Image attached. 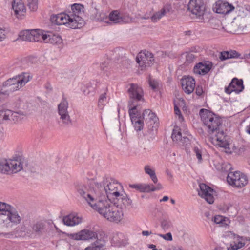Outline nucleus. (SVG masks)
<instances>
[{"label": "nucleus", "mask_w": 250, "mask_h": 250, "mask_svg": "<svg viewBox=\"0 0 250 250\" xmlns=\"http://www.w3.org/2000/svg\"><path fill=\"white\" fill-rule=\"evenodd\" d=\"M103 185L101 183H97L96 188L88 189L83 185L78 186L77 190L81 197L84 199L87 203L97 202L99 199L101 200L102 196H105V200L110 197H114L115 204L122 206H129L131 205L132 201L127 197V195L123 192L120 193L122 186L118 182L110 178H105L103 180Z\"/></svg>", "instance_id": "nucleus-1"}, {"label": "nucleus", "mask_w": 250, "mask_h": 250, "mask_svg": "<svg viewBox=\"0 0 250 250\" xmlns=\"http://www.w3.org/2000/svg\"><path fill=\"white\" fill-rule=\"evenodd\" d=\"M136 105H133L128 111L134 129L137 132L142 130L144 126L142 119L144 120L147 126V130L144 134L145 140H152L154 138L158 127V118L150 109L145 110L142 116L139 115L136 111Z\"/></svg>", "instance_id": "nucleus-2"}, {"label": "nucleus", "mask_w": 250, "mask_h": 250, "mask_svg": "<svg viewBox=\"0 0 250 250\" xmlns=\"http://www.w3.org/2000/svg\"><path fill=\"white\" fill-rule=\"evenodd\" d=\"M200 113L201 120L207 127L208 133L210 135L215 133L212 139L216 142V145L226 149L229 148L227 136L225 135L223 131L220 130L222 124L221 119L213 112L206 109H201Z\"/></svg>", "instance_id": "nucleus-3"}, {"label": "nucleus", "mask_w": 250, "mask_h": 250, "mask_svg": "<svg viewBox=\"0 0 250 250\" xmlns=\"http://www.w3.org/2000/svg\"><path fill=\"white\" fill-rule=\"evenodd\" d=\"M102 199H99L97 202L87 203L94 209L97 211L107 220L118 223L121 221L123 217V208L127 206H122L115 204H112L110 200H105V196H102Z\"/></svg>", "instance_id": "nucleus-4"}, {"label": "nucleus", "mask_w": 250, "mask_h": 250, "mask_svg": "<svg viewBox=\"0 0 250 250\" xmlns=\"http://www.w3.org/2000/svg\"><path fill=\"white\" fill-rule=\"evenodd\" d=\"M70 237L75 240L90 241L96 239L85 250H103L107 239V235L102 230H95L83 229L77 233L70 234Z\"/></svg>", "instance_id": "nucleus-5"}, {"label": "nucleus", "mask_w": 250, "mask_h": 250, "mask_svg": "<svg viewBox=\"0 0 250 250\" xmlns=\"http://www.w3.org/2000/svg\"><path fill=\"white\" fill-rule=\"evenodd\" d=\"M32 78L29 73L22 72L16 77L9 79L3 83V86L6 91L13 92L17 90L25 85Z\"/></svg>", "instance_id": "nucleus-6"}, {"label": "nucleus", "mask_w": 250, "mask_h": 250, "mask_svg": "<svg viewBox=\"0 0 250 250\" xmlns=\"http://www.w3.org/2000/svg\"><path fill=\"white\" fill-rule=\"evenodd\" d=\"M68 102L66 97L62 95V99L58 105V113L60 116L59 123L62 126H69L72 125V120L68 111Z\"/></svg>", "instance_id": "nucleus-7"}, {"label": "nucleus", "mask_w": 250, "mask_h": 250, "mask_svg": "<svg viewBox=\"0 0 250 250\" xmlns=\"http://www.w3.org/2000/svg\"><path fill=\"white\" fill-rule=\"evenodd\" d=\"M72 19L75 28H80L85 24L83 16L84 15V7L82 4L75 3L71 6V11L68 13Z\"/></svg>", "instance_id": "nucleus-8"}, {"label": "nucleus", "mask_w": 250, "mask_h": 250, "mask_svg": "<svg viewBox=\"0 0 250 250\" xmlns=\"http://www.w3.org/2000/svg\"><path fill=\"white\" fill-rule=\"evenodd\" d=\"M20 38L22 41L32 42H42V39L45 40L46 36L43 35V31L40 29L26 30L21 31Z\"/></svg>", "instance_id": "nucleus-9"}, {"label": "nucleus", "mask_w": 250, "mask_h": 250, "mask_svg": "<svg viewBox=\"0 0 250 250\" xmlns=\"http://www.w3.org/2000/svg\"><path fill=\"white\" fill-rule=\"evenodd\" d=\"M228 184L233 187L241 188L248 184L247 176L240 172H229L227 177Z\"/></svg>", "instance_id": "nucleus-10"}, {"label": "nucleus", "mask_w": 250, "mask_h": 250, "mask_svg": "<svg viewBox=\"0 0 250 250\" xmlns=\"http://www.w3.org/2000/svg\"><path fill=\"white\" fill-rule=\"evenodd\" d=\"M3 226L7 228H12L20 224L22 220V217L18 212L12 206L9 209L6 214L5 217L2 218Z\"/></svg>", "instance_id": "nucleus-11"}, {"label": "nucleus", "mask_w": 250, "mask_h": 250, "mask_svg": "<svg viewBox=\"0 0 250 250\" xmlns=\"http://www.w3.org/2000/svg\"><path fill=\"white\" fill-rule=\"evenodd\" d=\"M47 224L44 220H39L34 221L30 225V228H25L24 231L32 237L34 235L41 236L46 230Z\"/></svg>", "instance_id": "nucleus-12"}, {"label": "nucleus", "mask_w": 250, "mask_h": 250, "mask_svg": "<svg viewBox=\"0 0 250 250\" xmlns=\"http://www.w3.org/2000/svg\"><path fill=\"white\" fill-rule=\"evenodd\" d=\"M137 63L139 64L141 70H145L146 67H149L154 62L153 54L146 50L139 52L136 58Z\"/></svg>", "instance_id": "nucleus-13"}, {"label": "nucleus", "mask_w": 250, "mask_h": 250, "mask_svg": "<svg viewBox=\"0 0 250 250\" xmlns=\"http://www.w3.org/2000/svg\"><path fill=\"white\" fill-rule=\"evenodd\" d=\"M129 88L127 90V92L130 100L128 102L129 109L133 106L134 101H143L144 91L141 87L137 84L130 83Z\"/></svg>", "instance_id": "nucleus-14"}, {"label": "nucleus", "mask_w": 250, "mask_h": 250, "mask_svg": "<svg viewBox=\"0 0 250 250\" xmlns=\"http://www.w3.org/2000/svg\"><path fill=\"white\" fill-rule=\"evenodd\" d=\"M50 21L52 23L56 25H67L68 27L72 29H76L72 19L68 14L61 13L52 15L51 16Z\"/></svg>", "instance_id": "nucleus-15"}, {"label": "nucleus", "mask_w": 250, "mask_h": 250, "mask_svg": "<svg viewBox=\"0 0 250 250\" xmlns=\"http://www.w3.org/2000/svg\"><path fill=\"white\" fill-rule=\"evenodd\" d=\"M188 9L197 17L203 16L205 10L203 0H190L188 4Z\"/></svg>", "instance_id": "nucleus-16"}, {"label": "nucleus", "mask_w": 250, "mask_h": 250, "mask_svg": "<svg viewBox=\"0 0 250 250\" xmlns=\"http://www.w3.org/2000/svg\"><path fill=\"white\" fill-rule=\"evenodd\" d=\"M200 190L198 191V195L209 204H211L214 202L213 193L214 190L208 186L204 183L199 185Z\"/></svg>", "instance_id": "nucleus-17"}, {"label": "nucleus", "mask_w": 250, "mask_h": 250, "mask_svg": "<svg viewBox=\"0 0 250 250\" xmlns=\"http://www.w3.org/2000/svg\"><path fill=\"white\" fill-rule=\"evenodd\" d=\"M244 88L243 80L242 79H238L237 78H234L228 86L225 87V91L228 94H230L232 92L239 93L243 90Z\"/></svg>", "instance_id": "nucleus-18"}, {"label": "nucleus", "mask_w": 250, "mask_h": 250, "mask_svg": "<svg viewBox=\"0 0 250 250\" xmlns=\"http://www.w3.org/2000/svg\"><path fill=\"white\" fill-rule=\"evenodd\" d=\"M182 89L188 94H191L195 87V80L191 76H184L181 79Z\"/></svg>", "instance_id": "nucleus-19"}, {"label": "nucleus", "mask_w": 250, "mask_h": 250, "mask_svg": "<svg viewBox=\"0 0 250 250\" xmlns=\"http://www.w3.org/2000/svg\"><path fill=\"white\" fill-rule=\"evenodd\" d=\"M213 8L217 13L226 14L232 11L234 7L232 4H229L228 2L219 0L213 5Z\"/></svg>", "instance_id": "nucleus-20"}, {"label": "nucleus", "mask_w": 250, "mask_h": 250, "mask_svg": "<svg viewBox=\"0 0 250 250\" xmlns=\"http://www.w3.org/2000/svg\"><path fill=\"white\" fill-rule=\"evenodd\" d=\"M12 6L17 18L21 19L24 17L26 8L21 0H13Z\"/></svg>", "instance_id": "nucleus-21"}, {"label": "nucleus", "mask_w": 250, "mask_h": 250, "mask_svg": "<svg viewBox=\"0 0 250 250\" xmlns=\"http://www.w3.org/2000/svg\"><path fill=\"white\" fill-rule=\"evenodd\" d=\"M211 68V64L199 62L194 67L193 72L196 74L204 75L210 71Z\"/></svg>", "instance_id": "nucleus-22"}, {"label": "nucleus", "mask_w": 250, "mask_h": 250, "mask_svg": "<svg viewBox=\"0 0 250 250\" xmlns=\"http://www.w3.org/2000/svg\"><path fill=\"white\" fill-rule=\"evenodd\" d=\"M62 221L66 226H73L82 222V218L74 214H70L63 217Z\"/></svg>", "instance_id": "nucleus-23"}, {"label": "nucleus", "mask_w": 250, "mask_h": 250, "mask_svg": "<svg viewBox=\"0 0 250 250\" xmlns=\"http://www.w3.org/2000/svg\"><path fill=\"white\" fill-rule=\"evenodd\" d=\"M241 54L234 50L230 51H223L219 53V58L221 61H223L232 58H241Z\"/></svg>", "instance_id": "nucleus-24"}, {"label": "nucleus", "mask_w": 250, "mask_h": 250, "mask_svg": "<svg viewBox=\"0 0 250 250\" xmlns=\"http://www.w3.org/2000/svg\"><path fill=\"white\" fill-rule=\"evenodd\" d=\"M43 35L46 36V38L45 40L42 39V42H44L45 43H50L53 44H60L62 42V38L59 35L47 34L44 31Z\"/></svg>", "instance_id": "nucleus-25"}, {"label": "nucleus", "mask_w": 250, "mask_h": 250, "mask_svg": "<svg viewBox=\"0 0 250 250\" xmlns=\"http://www.w3.org/2000/svg\"><path fill=\"white\" fill-rule=\"evenodd\" d=\"M9 115L8 121L13 123H18L21 121L24 117L23 113L21 112H15L9 110Z\"/></svg>", "instance_id": "nucleus-26"}, {"label": "nucleus", "mask_w": 250, "mask_h": 250, "mask_svg": "<svg viewBox=\"0 0 250 250\" xmlns=\"http://www.w3.org/2000/svg\"><path fill=\"white\" fill-rule=\"evenodd\" d=\"M170 8L168 6H164L160 11L156 12L151 17L152 21L154 22H157L167 12H168Z\"/></svg>", "instance_id": "nucleus-27"}, {"label": "nucleus", "mask_w": 250, "mask_h": 250, "mask_svg": "<svg viewBox=\"0 0 250 250\" xmlns=\"http://www.w3.org/2000/svg\"><path fill=\"white\" fill-rule=\"evenodd\" d=\"M10 171L16 173L22 169V164L17 160H9Z\"/></svg>", "instance_id": "nucleus-28"}, {"label": "nucleus", "mask_w": 250, "mask_h": 250, "mask_svg": "<svg viewBox=\"0 0 250 250\" xmlns=\"http://www.w3.org/2000/svg\"><path fill=\"white\" fill-rule=\"evenodd\" d=\"M109 19L110 22L113 24L119 23L123 21V18L120 15L118 11L111 12L109 15Z\"/></svg>", "instance_id": "nucleus-29"}, {"label": "nucleus", "mask_w": 250, "mask_h": 250, "mask_svg": "<svg viewBox=\"0 0 250 250\" xmlns=\"http://www.w3.org/2000/svg\"><path fill=\"white\" fill-rule=\"evenodd\" d=\"M9 171H10L9 160L0 159V173L8 174Z\"/></svg>", "instance_id": "nucleus-30"}, {"label": "nucleus", "mask_w": 250, "mask_h": 250, "mask_svg": "<svg viewBox=\"0 0 250 250\" xmlns=\"http://www.w3.org/2000/svg\"><path fill=\"white\" fill-rule=\"evenodd\" d=\"M241 240L238 239L237 241H234L230 243V246L228 247V250H237L240 248L244 247L246 244L245 242L242 241V238H241Z\"/></svg>", "instance_id": "nucleus-31"}, {"label": "nucleus", "mask_w": 250, "mask_h": 250, "mask_svg": "<svg viewBox=\"0 0 250 250\" xmlns=\"http://www.w3.org/2000/svg\"><path fill=\"white\" fill-rule=\"evenodd\" d=\"M144 170L146 174L150 176V177L152 180V181L155 184L157 183V182H158V179L155 174V170L152 169L150 167V166L149 165H146L145 166Z\"/></svg>", "instance_id": "nucleus-32"}, {"label": "nucleus", "mask_w": 250, "mask_h": 250, "mask_svg": "<svg viewBox=\"0 0 250 250\" xmlns=\"http://www.w3.org/2000/svg\"><path fill=\"white\" fill-rule=\"evenodd\" d=\"M129 187L136 189L141 192H148V188H149L148 184H132L129 185Z\"/></svg>", "instance_id": "nucleus-33"}, {"label": "nucleus", "mask_w": 250, "mask_h": 250, "mask_svg": "<svg viewBox=\"0 0 250 250\" xmlns=\"http://www.w3.org/2000/svg\"><path fill=\"white\" fill-rule=\"evenodd\" d=\"M11 206L9 204L0 201V217L1 219L5 217L6 213L9 209L11 208Z\"/></svg>", "instance_id": "nucleus-34"}, {"label": "nucleus", "mask_w": 250, "mask_h": 250, "mask_svg": "<svg viewBox=\"0 0 250 250\" xmlns=\"http://www.w3.org/2000/svg\"><path fill=\"white\" fill-rule=\"evenodd\" d=\"M223 28L228 33L235 34L237 31V25L235 22H231Z\"/></svg>", "instance_id": "nucleus-35"}, {"label": "nucleus", "mask_w": 250, "mask_h": 250, "mask_svg": "<svg viewBox=\"0 0 250 250\" xmlns=\"http://www.w3.org/2000/svg\"><path fill=\"white\" fill-rule=\"evenodd\" d=\"M179 130L180 129L178 127L175 128L173 130L171 135V138L173 141L176 143L180 142L182 140V133Z\"/></svg>", "instance_id": "nucleus-36"}, {"label": "nucleus", "mask_w": 250, "mask_h": 250, "mask_svg": "<svg viewBox=\"0 0 250 250\" xmlns=\"http://www.w3.org/2000/svg\"><path fill=\"white\" fill-rule=\"evenodd\" d=\"M9 110H0V123L4 121H8L9 115Z\"/></svg>", "instance_id": "nucleus-37"}, {"label": "nucleus", "mask_w": 250, "mask_h": 250, "mask_svg": "<svg viewBox=\"0 0 250 250\" xmlns=\"http://www.w3.org/2000/svg\"><path fill=\"white\" fill-rule=\"evenodd\" d=\"M38 0H27V5L31 11H35L38 9Z\"/></svg>", "instance_id": "nucleus-38"}, {"label": "nucleus", "mask_w": 250, "mask_h": 250, "mask_svg": "<svg viewBox=\"0 0 250 250\" xmlns=\"http://www.w3.org/2000/svg\"><path fill=\"white\" fill-rule=\"evenodd\" d=\"M100 69L104 72V73H106V75H108V73H107L110 67L109 66V62H102L100 66Z\"/></svg>", "instance_id": "nucleus-39"}, {"label": "nucleus", "mask_w": 250, "mask_h": 250, "mask_svg": "<svg viewBox=\"0 0 250 250\" xmlns=\"http://www.w3.org/2000/svg\"><path fill=\"white\" fill-rule=\"evenodd\" d=\"M161 226L164 230H168L171 227L170 221L167 219H163L161 221Z\"/></svg>", "instance_id": "nucleus-40"}, {"label": "nucleus", "mask_w": 250, "mask_h": 250, "mask_svg": "<svg viewBox=\"0 0 250 250\" xmlns=\"http://www.w3.org/2000/svg\"><path fill=\"white\" fill-rule=\"evenodd\" d=\"M148 186L149 188L148 189V192H152V191H155L156 190H160L162 188V186L161 184L158 183L156 186H154L152 184H148Z\"/></svg>", "instance_id": "nucleus-41"}, {"label": "nucleus", "mask_w": 250, "mask_h": 250, "mask_svg": "<svg viewBox=\"0 0 250 250\" xmlns=\"http://www.w3.org/2000/svg\"><path fill=\"white\" fill-rule=\"evenodd\" d=\"M106 93L102 94L98 101V105L99 107H102L105 104L106 100Z\"/></svg>", "instance_id": "nucleus-42"}, {"label": "nucleus", "mask_w": 250, "mask_h": 250, "mask_svg": "<svg viewBox=\"0 0 250 250\" xmlns=\"http://www.w3.org/2000/svg\"><path fill=\"white\" fill-rule=\"evenodd\" d=\"M193 152L195 153L197 158L199 162L202 160V151L197 146L194 147L193 148Z\"/></svg>", "instance_id": "nucleus-43"}, {"label": "nucleus", "mask_w": 250, "mask_h": 250, "mask_svg": "<svg viewBox=\"0 0 250 250\" xmlns=\"http://www.w3.org/2000/svg\"><path fill=\"white\" fill-rule=\"evenodd\" d=\"M186 62L188 63H191L194 60L195 55L192 53H188L186 55Z\"/></svg>", "instance_id": "nucleus-44"}, {"label": "nucleus", "mask_w": 250, "mask_h": 250, "mask_svg": "<svg viewBox=\"0 0 250 250\" xmlns=\"http://www.w3.org/2000/svg\"><path fill=\"white\" fill-rule=\"evenodd\" d=\"M174 112L175 114L178 116L180 121H182L184 120V118L181 114V111L178 107L176 105H174Z\"/></svg>", "instance_id": "nucleus-45"}, {"label": "nucleus", "mask_w": 250, "mask_h": 250, "mask_svg": "<svg viewBox=\"0 0 250 250\" xmlns=\"http://www.w3.org/2000/svg\"><path fill=\"white\" fill-rule=\"evenodd\" d=\"M158 235L160 237L164 238V239H165L166 240H168V241L172 240V234L170 232L167 233L166 234H158Z\"/></svg>", "instance_id": "nucleus-46"}, {"label": "nucleus", "mask_w": 250, "mask_h": 250, "mask_svg": "<svg viewBox=\"0 0 250 250\" xmlns=\"http://www.w3.org/2000/svg\"><path fill=\"white\" fill-rule=\"evenodd\" d=\"M213 221L216 224H222L224 221L223 217L222 216L218 215L214 216Z\"/></svg>", "instance_id": "nucleus-47"}, {"label": "nucleus", "mask_w": 250, "mask_h": 250, "mask_svg": "<svg viewBox=\"0 0 250 250\" xmlns=\"http://www.w3.org/2000/svg\"><path fill=\"white\" fill-rule=\"evenodd\" d=\"M195 93L198 96H201L203 93V87L201 85H197L196 88Z\"/></svg>", "instance_id": "nucleus-48"}, {"label": "nucleus", "mask_w": 250, "mask_h": 250, "mask_svg": "<svg viewBox=\"0 0 250 250\" xmlns=\"http://www.w3.org/2000/svg\"><path fill=\"white\" fill-rule=\"evenodd\" d=\"M149 85L153 90L156 89L158 86V83L154 80H150L149 81Z\"/></svg>", "instance_id": "nucleus-49"}, {"label": "nucleus", "mask_w": 250, "mask_h": 250, "mask_svg": "<svg viewBox=\"0 0 250 250\" xmlns=\"http://www.w3.org/2000/svg\"><path fill=\"white\" fill-rule=\"evenodd\" d=\"M5 38V31L0 29V41H2Z\"/></svg>", "instance_id": "nucleus-50"}, {"label": "nucleus", "mask_w": 250, "mask_h": 250, "mask_svg": "<svg viewBox=\"0 0 250 250\" xmlns=\"http://www.w3.org/2000/svg\"><path fill=\"white\" fill-rule=\"evenodd\" d=\"M189 141V139L187 137H182V140L180 142H182L183 144L184 143H188Z\"/></svg>", "instance_id": "nucleus-51"}, {"label": "nucleus", "mask_w": 250, "mask_h": 250, "mask_svg": "<svg viewBox=\"0 0 250 250\" xmlns=\"http://www.w3.org/2000/svg\"><path fill=\"white\" fill-rule=\"evenodd\" d=\"M184 34L188 37H190L192 34V31L191 30H187L184 32Z\"/></svg>", "instance_id": "nucleus-52"}, {"label": "nucleus", "mask_w": 250, "mask_h": 250, "mask_svg": "<svg viewBox=\"0 0 250 250\" xmlns=\"http://www.w3.org/2000/svg\"><path fill=\"white\" fill-rule=\"evenodd\" d=\"M150 234H151V232H149L148 231H142V234L144 236H148Z\"/></svg>", "instance_id": "nucleus-53"}, {"label": "nucleus", "mask_w": 250, "mask_h": 250, "mask_svg": "<svg viewBox=\"0 0 250 250\" xmlns=\"http://www.w3.org/2000/svg\"><path fill=\"white\" fill-rule=\"evenodd\" d=\"M241 58L242 59H250V51L248 54H245L244 55V57Z\"/></svg>", "instance_id": "nucleus-54"}, {"label": "nucleus", "mask_w": 250, "mask_h": 250, "mask_svg": "<svg viewBox=\"0 0 250 250\" xmlns=\"http://www.w3.org/2000/svg\"><path fill=\"white\" fill-rule=\"evenodd\" d=\"M168 200V197L167 196H165L163 198L160 200V202H165Z\"/></svg>", "instance_id": "nucleus-55"}, {"label": "nucleus", "mask_w": 250, "mask_h": 250, "mask_svg": "<svg viewBox=\"0 0 250 250\" xmlns=\"http://www.w3.org/2000/svg\"><path fill=\"white\" fill-rule=\"evenodd\" d=\"M148 248L152 249L153 250H156L157 249H156V246L155 245H153V244H149L148 245Z\"/></svg>", "instance_id": "nucleus-56"}, {"label": "nucleus", "mask_w": 250, "mask_h": 250, "mask_svg": "<svg viewBox=\"0 0 250 250\" xmlns=\"http://www.w3.org/2000/svg\"><path fill=\"white\" fill-rule=\"evenodd\" d=\"M170 201L172 204H174L175 203V200L173 199H171Z\"/></svg>", "instance_id": "nucleus-57"}]
</instances>
